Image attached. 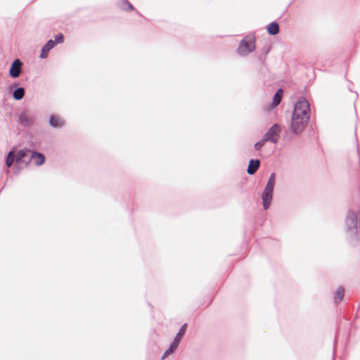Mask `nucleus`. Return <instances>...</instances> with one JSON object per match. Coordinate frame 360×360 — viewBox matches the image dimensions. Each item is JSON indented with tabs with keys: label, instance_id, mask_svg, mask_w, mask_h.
Instances as JSON below:
<instances>
[{
	"label": "nucleus",
	"instance_id": "20",
	"mask_svg": "<svg viewBox=\"0 0 360 360\" xmlns=\"http://www.w3.org/2000/svg\"><path fill=\"white\" fill-rule=\"evenodd\" d=\"M15 154L13 151H10L6 157V164L8 167H11L14 162Z\"/></svg>",
	"mask_w": 360,
	"mask_h": 360
},
{
	"label": "nucleus",
	"instance_id": "10",
	"mask_svg": "<svg viewBox=\"0 0 360 360\" xmlns=\"http://www.w3.org/2000/svg\"><path fill=\"white\" fill-rule=\"evenodd\" d=\"M29 160L33 161L35 165L40 166L44 163L45 157L42 153L32 151L29 156Z\"/></svg>",
	"mask_w": 360,
	"mask_h": 360
},
{
	"label": "nucleus",
	"instance_id": "22",
	"mask_svg": "<svg viewBox=\"0 0 360 360\" xmlns=\"http://www.w3.org/2000/svg\"><path fill=\"white\" fill-rule=\"evenodd\" d=\"M267 141L262 137L259 141L255 143L254 148L256 150H260L261 148L264 146Z\"/></svg>",
	"mask_w": 360,
	"mask_h": 360
},
{
	"label": "nucleus",
	"instance_id": "13",
	"mask_svg": "<svg viewBox=\"0 0 360 360\" xmlns=\"http://www.w3.org/2000/svg\"><path fill=\"white\" fill-rule=\"evenodd\" d=\"M260 165V161L259 160H250L248 164L247 172L252 175L255 174L257 170L259 169Z\"/></svg>",
	"mask_w": 360,
	"mask_h": 360
},
{
	"label": "nucleus",
	"instance_id": "11",
	"mask_svg": "<svg viewBox=\"0 0 360 360\" xmlns=\"http://www.w3.org/2000/svg\"><path fill=\"white\" fill-rule=\"evenodd\" d=\"M56 43L53 40L50 39L47 43L42 47L39 57L41 58H46L49 55V52L55 46Z\"/></svg>",
	"mask_w": 360,
	"mask_h": 360
},
{
	"label": "nucleus",
	"instance_id": "9",
	"mask_svg": "<svg viewBox=\"0 0 360 360\" xmlns=\"http://www.w3.org/2000/svg\"><path fill=\"white\" fill-rule=\"evenodd\" d=\"M19 122L24 126L32 125L34 122V117L29 115L27 112L24 111L18 115Z\"/></svg>",
	"mask_w": 360,
	"mask_h": 360
},
{
	"label": "nucleus",
	"instance_id": "12",
	"mask_svg": "<svg viewBox=\"0 0 360 360\" xmlns=\"http://www.w3.org/2000/svg\"><path fill=\"white\" fill-rule=\"evenodd\" d=\"M186 323H184L181 328L179 329L178 333L176 335L175 338H174L173 341L172 342V344H174L176 347L179 346L180 342L181 341L184 335H185L186 330Z\"/></svg>",
	"mask_w": 360,
	"mask_h": 360
},
{
	"label": "nucleus",
	"instance_id": "19",
	"mask_svg": "<svg viewBox=\"0 0 360 360\" xmlns=\"http://www.w3.org/2000/svg\"><path fill=\"white\" fill-rule=\"evenodd\" d=\"M178 347L174 345V344H170L169 348L164 352L162 354L161 359L164 360L169 355L172 354L175 352V350L177 349Z\"/></svg>",
	"mask_w": 360,
	"mask_h": 360
},
{
	"label": "nucleus",
	"instance_id": "18",
	"mask_svg": "<svg viewBox=\"0 0 360 360\" xmlns=\"http://www.w3.org/2000/svg\"><path fill=\"white\" fill-rule=\"evenodd\" d=\"M178 347L174 345V344H170L169 348L164 352L162 354L161 359L164 360L169 355L172 354L175 352V350L177 349Z\"/></svg>",
	"mask_w": 360,
	"mask_h": 360
},
{
	"label": "nucleus",
	"instance_id": "6",
	"mask_svg": "<svg viewBox=\"0 0 360 360\" xmlns=\"http://www.w3.org/2000/svg\"><path fill=\"white\" fill-rule=\"evenodd\" d=\"M22 63L20 59H15L9 70V74L11 77L17 78L20 76L22 70Z\"/></svg>",
	"mask_w": 360,
	"mask_h": 360
},
{
	"label": "nucleus",
	"instance_id": "16",
	"mask_svg": "<svg viewBox=\"0 0 360 360\" xmlns=\"http://www.w3.org/2000/svg\"><path fill=\"white\" fill-rule=\"evenodd\" d=\"M267 31L271 35H275L279 32V25L277 22H272L267 26Z\"/></svg>",
	"mask_w": 360,
	"mask_h": 360
},
{
	"label": "nucleus",
	"instance_id": "5",
	"mask_svg": "<svg viewBox=\"0 0 360 360\" xmlns=\"http://www.w3.org/2000/svg\"><path fill=\"white\" fill-rule=\"evenodd\" d=\"M281 128L278 124H274L265 133L263 137L267 141L273 143H276L280 138Z\"/></svg>",
	"mask_w": 360,
	"mask_h": 360
},
{
	"label": "nucleus",
	"instance_id": "17",
	"mask_svg": "<svg viewBox=\"0 0 360 360\" xmlns=\"http://www.w3.org/2000/svg\"><path fill=\"white\" fill-rule=\"evenodd\" d=\"M25 96V89L22 87H19L15 89L13 93V98L17 100H21Z\"/></svg>",
	"mask_w": 360,
	"mask_h": 360
},
{
	"label": "nucleus",
	"instance_id": "23",
	"mask_svg": "<svg viewBox=\"0 0 360 360\" xmlns=\"http://www.w3.org/2000/svg\"><path fill=\"white\" fill-rule=\"evenodd\" d=\"M64 41V37L63 34H58L55 36V41H53L56 44H61Z\"/></svg>",
	"mask_w": 360,
	"mask_h": 360
},
{
	"label": "nucleus",
	"instance_id": "21",
	"mask_svg": "<svg viewBox=\"0 0 360 360\" xmlns=\"http://www.w3.org/2000/svg\"><path fill=\"white\" fill-rule=\"evenodd\" d=\"M120 6L123 10L126 11H132L134 9L133 6L127 0H122Z\"/></svg>",
	"mask_w": 360,
	"mask_h": 360
},
{
	"label": "nucleus",
	"instance_id": "14",
	"mask_svg": "<svg viewBox=\"0 0 360 360\" xmlns=\"http://www.w3.org/2000/svg\"><path fill=\"white\" fill-rule=\"evenodd\" d=\"M345 295V288L342 286H339L336 290L334 295V300L336 303L340 302Z\"/></svg>",
	"mask_w": 360,
	"mask_h": 360
},
{
	"label": "nucleus",
	"instance_id": "15",
	"mask_svg": "<svg viewBox=\"0 0 360 360\" xmlns=\"http://www.w3.org/2000/svg\"><path fill=\"white\" fill-rule=\"evenodd\" d=\"M282 96H283V90L278 89L276 91V93L275 94V95L274 96L273 101H272V103L271 104L272 108H274V107H276L277 105H278V104L281 103Z\"/></svg>",
	"mask_w": 360,
	"mask_h": 360
},
{
	"label": "nucleus",
	"instance_id": "7",
	"mask_svg": "<svg viewBox=\"0 0 360 360\" xmlns=\"http://www.w3.org/2000/svg\"><path fill=\"white\" fill-rule=\"evenodd\" d=\"M32 151L28 149H22L18 152L16 156V162L18 164L25 163L26 165L29 164V156Z\"/></svg>",
	"mask_w": 360,
	"mask_h": 360
},
{
	"label": "nucleus",
	"instance_id": "3",
	"mask_svg": "<svg viewBox=\"0 0 360 360\" xmlns=\"http://www.w3.org/2000/svg\"><path fill=\"white\" fill-rule=\"evenodd\" d=\"M276 182V174L271 173L269 177L266 185L262 193L261 198L264 210H268L273 200V193Z\"/></svg>",
	"mask_w": 360,
	"mask_h": 360
},
{
	"label": "nucleus",
	"instance_id": "8",
	"mask_svg": "<svg viewBox=\"0 0 360 360\" xmlns=\"http://www.w3.org/2000/svg\"><path fill=\"white\" fill-rule=\"evenodd\" d=\"M49 125L53 128H62L65 126V121L63 119L56 115H51L49 119Z\"/></svg>",
	"mask_w": 360,
	"mask_h": 360
},
{
	"label": "nucleus",
	"instance_id": "1",
	"mask_svg": "<svg viewBox=\"0 0 360 360\" xmlns=\"http://www.w3.org/2000/svg\"><path fill=\"white\" fill-rule=\"evenodd\" d=\"M311 115L310 105L308 101L301 97L294 105L292 114L290 129L293 134L302 133L309 123Z\"/></svg>",
	"mask_w": 360,
	"mask_h": 360
},
{
	"label": "nucleus",
	"instance_id": "2",
	"mask_svg": "<svg viewBox=\"0 0 360 360\" xmlns=\"http://www.w3.org/2000/svg\"><path fill=\"white\" fill-rule=\"evenodd\" d=\"M345 233L350 243L360 242V210L357 213L352 210L347 212L345 221Z\"/></svg>",
	"mask_w": 360,
	"mask_h": 360
},
{
	"label": "nucleus",
	"instance_id": "4",
	"mask_svg": "<svg viewBox=\"0 0 360 360\" xmlns=\"http://www.w3.org/2000/svg\"><path fill=\"white\" fill-rule=\"evenodd\" d=\"M256 49V39L254 35H248L243 39L237 49L238 53L241 56H247Z\"/></svg>",
	"mask_w": 360,
	"mask_h": 360
}]
</instances>
